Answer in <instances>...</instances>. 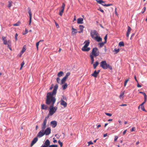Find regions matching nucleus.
<instances>
[{"label": "nucleus", "mask_w": 147, "mask_h": 147, "mask_svg": "<svg viewBox=\"0 0 147 147\" xmlns=\"http://www.w3.org/2000/svg\"><path fill=\"white\" fill-rule=\"evenodd\" d=\"M26 49L24 47H23L22 49L21 52L22 53H23L26 51Z\"/></svg>", "instance_id": "nucleus-38"}, {"label": "nucleus", "mask_w": 147, "mask_h": 147, "mask_svg": "<svg viewBox=\"0 0 147 147\" xmlns=\"http://www.w3.org/2000/svg\"><path fill=\"white\" fill-rule=\"evenodd\" d=\"M60 78L59 77H58V78H57V82L58 83H60L59 82L60 81Z\"/></svg>", "instance_id": "nucleus-50"}, {"label": "nucleus", "mask_w": 147, "mask_h": 147, "mask_svg": "<svg viewBox=\"0 0 147 147\" xmlns=\"http://www.w3.org/2000/svg\"><path fill=\"white\" fill-rule=\"evenodd\" d=\"M106 43H105V42H100L99 43V45H100V47H102L104 46V44Z\"/></svg>", "instance_id": "nucleus-33"}, {"label": "nucleus", "mask_w": 147, "mask_h": 147, "mask_svg": "<svg viewBox=\"0 0 147 147\" xmlns=\"http://www.w3.org/2000/svg\"><path fill=\"white\" fill-rule=\"evenodd\" d=\"M107 35H106L104 37V39L105 40V43H106L107 42Z\"/></svg>", "instance_id": "nucleus-45"}, {"label": "nucleus", "mask_w": 147, "mask_h": 147, "mask_svg": "<svg viewBox=\"0 0 147 147\" xmlns=\"http://www.w3.org/2000/svg\"><path fill=\"white\" fill-rule=\"evenodd\" d=\"M40 42V41H39L38 42H37L36 44V47L38 46L39 45V43Z\"/></svg>", "instance_id": "nucleus-59"}, {"label": "nucleus", "mask_w": 147, "mask_h": 147, "mask_svg": "<svg viewBox=\"0 0 147 147\" xmlns=\"http://www.w3.org/2000/svg\"><path fill=\"white\" fill-rule=\"evenodd\" d=\"M12 3V1H9L8 5V7L9 8H10L11 6Z\"/></svg>", "instance_id": "nucleus-28"}, {"label": "nucleus", "mask_w": 147, "mask_h": 147, "mask_svg": "<svg viewBox=\"0 0 147 147\" xmlns=\"http://www.w3.org/2000/svg\"><path fill=\"white\" fill-rule=\"evenodd\" d=\"M132 29L129 26H128V29L126 33V36L128 38L129 37V34H130L131 31Z\"/></svg>", "instance_id": "nucleus-11"}, {"label": "nucleus", "mask_w": 147, "mask_h": 147, "mask_svg": "<svg viewBox=\"0 0 147 147\" xmlns=\"http://www.w3.org/2000/svg\"><path fill=\"white\" fill-rule=\"evenodd\" d=\"M50 141L48 139H47L45 141L44 144L47 146L48 147L50 145Z\"/></svg>", "instance_id": "nucleus-18"}, {"label": "nucleus", "mask_w": 147, "mask_h": 147, "mask_svg": "<svg viewBox=\"0 0 147 147\" xmlns=\"http://www.w3.org/2000/svg\"><path fill=\"white\" fill-rule=\"evenodd\" d=\"M24 64L25 63L24 61H23L21 64V67H23V66L24 65Z\"/></svg>", "instance_id": "nucleus-48"}, {"label": "nucleus", "mask_w": 147, "mask_h": 147, "mask_svg": "<svg viewBox=\"0 0 147 147\" xmlns=\"http://www.w3.org/2000/svg\"><path fill=\"white\" fill-rule=\"evenodd\" d=\"M64 11V10L63 9H61V10H60L59 15L61 16H62Z\"/></svg>", "instance_id": "nucleus-30"}, {"label": "nucleus", "mask_w": 147, "mask_h": 147, "mask_svg": "<svg viewBox=\"0 0 147 147\" xmlns=\"http://www.w3.org/2000/svg\"><path fill=\"white\" fill-rule=\"evenodd\" d=\"M63 72L62 71H60L58 74L57 76L59 77L63 76Z\"/></svg>", "instance_id": "nucleus-25"}, {"label": "nucleus", "mask_w": 147, "mask_h": 147, "mask_svg": "<svg viewBox=\"0 0 147 147\" xmlns=\"http://www.w3.org/2000/svg\"><path fill=\"white\" fill-rule=\"evenodd\" d=\"M105 114L106 115H107V116H111L112 115V114L111 113H105Z\"/></svg>", "instance_id": "nucleus-43"}, {"label": "nucleus", "mask_w": 147, "mask_h": 147, "mask_svg": "<svg viewBox=\"0 0 147 147\" xmlns=\"http://www.w3.org/2000/svg\"><path fill=\"white\" fill-rule=\"evenodd\" d=\"M53 87V84H52L51 86V87L49 89L50 90H52Z\"/></svg>", "instance_id": "nucleus-58"}, {"label": "nucleus", "mask_w": 147, "mask_h": 147, "mask_svg": "<svg viewBox=\"0 0 147 147\" xmlns=\"http://www.w3.org/2000/svg\"><path fill=\"white\" fill-rule=\"evenodd\" d=\"M90 49V48L89 47H87L86 48H84V47L82 48V50L83 51H88Z\"/></svg>", "instance_id": "nucleus-19"}, {"label": "nucleus", "mask_w": 147, "mask_h": 147, "mask_svg": "<svg viewBox=\"0 0 147 147\" xmlns=\"http://www.w3.org/2000/svg\"><path fill=\"white\" fill-rule=\"evenodd\" d=\"M119 46L120 47L124 46V44L123 42V41L120 42L119 43Z\"/></svg>", "instance_id": "nucleus-29"}, {"label": "nucleus", "mask_w": 147, "mask_h": 147, "mask_svg": "<svg viewBox=\"0 0 147 147\" xmlns=\"http://www.w3.org/2000/svg\"><path fill=\"white\" fill-rule=\"evenodd\" d=\"M28 32V30L26 29V28L25 30V32L23 33L22 34L23 35H25L27 34Z\"/></svg>", "instance_id": "nucleus-34"}, {"label": "nucleus", "mask_w": 147, "mask_h": 147, "mask_svg": "<svg viewBox=\"0 0 147 147\" xmlns=\"http://www.w3.org/2000/svg\"><path fill=\"white\" fill-rule=\"evenodd\" d=\"M146 9V7H144V10L142 12V13H143L145 11Z\"/></svg>", "instance_id": "nucleus-60"}, {"label": "nucleus", "mask_w": 147, "mask_h": 147, "mask_svg": "<svg viewBox=\"0 0 147 147\" xmlns=\"http://www.w3.org/2000/svg\"><path fill=\"white\" fill-rule=\"evenodd\" d=\"M90 36L92 38L94 39L95 37L94 36H97L99 35L98 33L95 30H92L90 31Z\"/></svg>", "instance_id": "nucleus-5"}, {"label": "nucleus", "mask_w": 147, "mask_h": 147, "mask_svg": "<svg viewBox=\"0 0 147 147\" xmlns=\"http://www.w3.org/2000/svg\"><path fill=\"white\" fill-rule=\"evenodd\" d=\"M84 28V26L83 25H80L79 26V28L80 30H81V32H83V28Z\"/></svg>", "instance_id": "nucleus-26"}, {"label": "nucleus", "mask_w": 147, "mask_h": 147, "mask_svg": "<svg viewBox=\"0 0 147 147\" xmlns=\"http://www.w3.org/2000/svg\"><path fill=\"white\" fill-rule=\"evenodd\" d=\"M141 109L143 110V111H146L145 110L144 107V106H142L141 107Z\"/></svg>", "instance_id": "nucleus-41"}, {"label": "nucleus", "mask_w": 147, "mask_h": 147, "mask_svg": "<svg viewBox=\"0 0 147 147\" xmlns=\"http://www.w3.org/2000/svg\"><path fill=\"white\" fill-rule=\"evenodd\" d=\"M139 93L141 94H143L144 96H146V95L144 92H139Z\"/></svg>", "instance_id": "nucleus-40"}, {"label": "nucleus", "mask_w": 147, "mask_h": 147, "mask_svg": "<svg viewBox=\"0 0 147 147\" xmlns=\"http://www.w3.org/2000/svg\"><path fill=\"white\" fill-rule=\"evenodd\" d=\"M114 51L115 52V53H117L119 51V49H114Z\"/></svg>", "instance_id": "nucleus-39"}, {"label": "nucleus", "mask_w": 147, "mask_h": 147, "mask_svg": "<svg viewBox=\"0 0 147 147\" xmlns=\"http://www.w3.org/2000/svg\"><path fill=\"white\" fill-rule=\"evenodd\" d=\"M67 78L64 77L61 80V82L60 84H62L65 82Z\"/></svg>", "instance_id": "nucleus-22"}, {"label": "nucleus", "mask_w": 147, "mask_h": 147, "mask_svg": "<svg viewBox=\"0 0 147 147\" xmlns=\"http://www.w3.org/2000/svg\"><path fill=\"white\" fill-rule=\"evenodd\" d=\"M58 145H49V147H57Z\"/></svg>", "instance_id": "nucleus-37"}, {"label": "nucleus", "mask_w": 147, "mask_h": 147, "mask_svg": "<svg viewBox=\"0 0 147 147\" xmlns=\"http://www.w3.org/2000/svg\"><path fill=\"white\" fill-rule=\"evenodd\" d=\"M51 129L49 128H47L44 131V132L45 133V134L46 135H49L51 133Z\"/></svg>", "instance_id": "nucleus-8"}, {"label": "nucleus", "mask_w": 147, "mask_h": 147, "mask_svg": "<svg viewBox=\"0 0 147 147\" xmlns=\"http://www.w3.org/2000/svg\"><path fill=\"white\" fill-rule=\"evenodd\" d=\"M99 64V62L98 61H96L93 64V68L94 69H96V67Z\"/></svg>", "instance_id": "nucleus-21"}, {"label": "nucleus", "mask_w": 147, "mask_h": 147, "mask_svg": "<svg viewBox=\"0 0 147 147\" xmlns=\"http://www.w3.org/2000/svg\"><path fill=\"white\" fill-rule=\"evenodd\" d=\"M28 13L29 14V17H30L29 25H30L31 22L32 14V13H31L30 8L28 7Z\"/></svg>", "instance_id": "nucleus-7"}, {"label": "nucleus", "mask_w": 147, "mask_h": 147, "mask_svg": "<svg viewBox=\"0 0 147 147\" xmlns=\"http://www.w3.org/2000/svg\"><path fill=\"white\" fill-rule=\"evenodd\" d=\"M88 143L89 144L88 145H90V144H93V143L91 141H90L89 142H88Z\"/></svg>", "instance_id": "nucleus-52"}, {"label": "nucleus", "mask_w": 147, "mask_h": 147, "mask_svg": "<svg viewBox=\"0 0 147 147\" xmlns=\"http://www.w3.org/2000/svg\"><path fill=\"white\" fill-rule=\"evenodd\" d=\"M6 37H4V36H2V40L3 41H4V40H5Z\"/></svg>", "instance_id": "nucleus-56"}, {"label": "nucleus", "mask_w": 147, "mask_h": 147, "mask_svg": "<svg viewBox=\"0 0 147 147\" xmlns=\"http://www.w3.org/2000/svg\"><path fill=\"white\" fill-rule=\"evenodd\" d=\"M18 36V34L16 33V34L15 35V39L16 41H17L18 40L17 37Z\"/></svg>", "instance_id": "nucleus-44"}, {"label": "nucleus", "mask_w": 147, "mask_h": 147, "mask_svg": "<svg viewBox=\"0 0 147 147\" xmlns=\"http://www.w3.org/2000/svg\"><path fill=\"white\" fill-rule=\"evenodd\" d=\"M83 19L82 18H79L77 19V23L78 24H82L83 22Z\"/></svg>", "instance_id": "nucleus-16"}, {"label": "nucleus", "mask_w": 147, "mask_h": 147, "mask_svg": "<svg viewBox=\"0 0 147 147\" xmlns=\"http://www.w3.org/2000/svg\"><path fill=\"white\" fill-rule=\"evenodd\" d=\"M94 39L98 42H100L102 41V38L100 36H98V35L95 36Z\"/></svg>", "instance_id": "nucleus-14"}, {"label": "nucleus", "mask_w": 147, "mask_h": 147, "mask_svg": "<svg viewBox=\"0 0 147 147\" xmlns=\"http://www.w3.org/2000/svg\"><path fill=\"white\" fill-rule=\"evenodd\" d=\"M72 30L71 34L73 35H75L78 32L77 30L74 28L72 26Z\"/></svg>", "instance_id": "nucleus-15"}, {"label": "nucleus", "mask_w": 147, "mask_h": 147, "mask_svg": "<svg viewBox=\"0 0 147 147\" xmlns=\"http://www.w3.org/2000/svg\"><path fill=\"white\" fill-rule=\"evenodd\" d=\"M129 78H128L125 81V83H126V84H127V82L129 81Z\"/></svg>", "instance_id": "nucleus-57"}, {"label": "nucleus", "mask_w": 147, "mask_h": 147, "mask_svg": "<svg viewBox=\"0 0 147 147\" xmlns=\"http://www.w3.org/2000/svg\"><path fill=\"white\" fill-rule=\"evenodd\" d=\"M40 147H48L45 145H42Z\"/></svg>", "instance_id": "nucleus-63"}, {"label": "nucleus", "mask_w": 147, "mask_h": 147, "mask_svg": "<svg viewBox=\"0 0 147 147\" xmlns=\"http://www.w3.org/2000/svg\"><path fill=\"white\" fill-rule=\"evenodd\" d=\"M85 45L84 46V48H86L89 45L90 42L89 41H85L84 42Z\"/></svg>", "instance_id": "nucleus-20"}, {"label": "nucleus", "mask_w": 147, "mask_h": 147, "mask_svg": "<svg viewBox=\"0 0 147 147\" xmlns=\"http://www.w3.org/2000/svg\"><path fill=\"white\" fill-rule=\"evenodd\" d=\"M125 91H124L122 92H121L120 93V94L119 96V98L120 99H123V95L124 94Z\"/></svg>", "instance_id": "nucleus-24"}, {"label": "nucleus", "mask_w": 147, "mask_h": 147, "mask_svg": "<svg viewBox=\"0 0 147 147\" xmlns=\"http://www.w3.org/2000/svg\"><path fill=\"white\" fill-rule=\"evenodd\" d=\"M55 25H56V27L58 28H59V24L57 23H56V22H55Z\"/></svg>", "instance_id": "nucleus-54"}, {"label": "nucleus", "mask_w": 147, "mask_h": 147, "mask_svg": "<svg viewBox=\"0 0 147 147\" xmlns=\"http://www.w3.org/2000/svg\"><path fill=\"white\" fill-rule=\"evenodd\" d=\"M97 2L99 4L104 3V1L102 0H96Z\"/></svg>", "instance_id": "nucleus-27"}, {"label": "nucleus", "mask_w": 147, "mask_h": 147, "mask_svg": "<svg viewBox=\"0 0 147 147\" xmlns=\"http://www.w3.org/2000/svg\"><path fill=\"white\" fill-rule=\"evenodd\" d=\"M100 66L104 69H109L110 70L112 69V67L109 64H107L105 61H102L100 63Z\"/></svg>", "instance_id": "nucleus-2"}, {"label": "nucleus", "mask_w": 147, "mask_h": 147, "mask_svg": "<svg viewBox=\"0 0 147 147\" xmlns=\"http://www.w3.org/2000/svg\"><path fill=\"white\" fill-rule=\"evenodd\" d=\"M38 139L37 137H36L34 138V139L32 140L31 144V146H32L37 141Z\"/></svg>", "instance_id": "nucleus-13"}, {"label": "nucleus", "mask_w": 147, "mask_h": 147, "mask_svg": "<svg viewBox=\"0 0 147 147\" xmlns=\"http://www.w3.org/2000/svg\"><path fill=\"white\" fill-rule=\"evenodd\" d=\"M90 57L91 60V64H92L94 62V57L92 55H90Z\"/></svg>", "instance_id": "nucleus-23"}, {"label": "nucleus", "mask_w": 147, "mask_h": 147, "mask_svg": "<svg viewBox=\"0 0 147 147\" xmlns=\"http://www.w3.org/2000/svg\"><path fill=\"white\" fill-rule=\"evenodd\" d=\"M65 5L64 3H63L62 4V5L61 7V8H62L61 9H63V10H64V8L65 7Z\"/></svg>", "instance_id": "nucleus-35"}, {"label": "nucleus", "mask_w": 147, "mask_h": 147, "mask_svg": "<svg viewBox=\"0 0 147 147\" xmlns=\"http://www.w3.org/2000/svg\"><path fill=\"white\" fill-rule=\"evenodd\" d=\"M98 10L102 13H104V10L103 9H102L100 7H99L98 9Z\"/></svg>", "instance_id": "nucleus-46"}, {"label": "nucleus", "mask_w": 147, "mask_h": 147, "mask_svg": "<svg viewBox=\"0 0 147 147\" xmlns=\"http://www.w3.org/2000/svg\"><path fill=\"white\" fill-rule=\"evenodd\" d=\"M50 124L53 128L55 127L57 125V122L55 121H53L51 122Z\"/></svg>", "instance_id": "nucleus-10"}, {"label": "nucleus", "mask_w": 147, "mask_h": 147, "mask_svg": "<svg viewBox=\"0 0 147 147\" xmlns=\"http://www.w3.org/2000/svg\"><path fill=\"white\" fill-rule=\"evenodd\" d=\"M137 86L138 88H140L142 87V86L139 84H138Z\"/></svg>", "instance_id": "nucleus-62"}, {"label": "nucleus", "mask_w": 147, "mask_h": 147, "mask_svg": "<svg viewBox=\"0 0 147 147\" xmlns=\"http://www.w3.org/2000/svg\"><path fill=\"white\" fill-rule=\"evenodd\" d=\"M60 104L61 105L63 106L64 107H66L67 105V103L62 99L61 100Z\"/></svg>", "instance_id": "nucleus-12"}, {"label": "nucleus", "mask_w": 147, "mask_h": 147, "mask_svg": "<svg viewBox=\"0 0 147 147\" xmlns=\"http://www.w3.org/2000/svg\"><path fill=\"white\" fill-rule=\"evenodd\" d=\"M48 107L45 104L41 105V109L44 110H47Z\"/></svg>", "instance_id": "nucleus-17"}, {"label": "nucleus", "mask_w": 147, "mask_h": 147, "mask_svg": "<svg viewBox=\"0 0 147 147\" xmlns=\"http://www.w3.org/2000/svg\"><path fill=\"white\" fill-rule=\"evenodd\" d=\"M49 118V116L45 117L43 123L41 125V129H45L46 127V123L47 120Z\"/></svg>", "instance_id": "nucleus-4"}, {"label": "nucleus", "mask_w": 147, "mask_h": 147, "mask_svg": "<svg viewBox=\"0 0 147 147\" xmlns=\"http://www.w3.org/2000/svg\"><path fill=\"white\" fill-rule=\"evenodd\" d=\"M100 71V70H98L97 71L95 70L94 71V73L91 74V76H92L94 77L95 78H96L97 76L98 75Z\"/></svg>", "instance_id": "nucleus-9"}, {"label": "nucleus", "mask_w": 147, "mask_h": 147, "mask_svg": "<svg viewBox=\"0 0 147 147\" xmlns=\"http://www.w3.org/2000/svg\"><path fill=\"white\" fill-rule=\"evenodd\" d=\"M118 137L117 136H115L114 138V141H116L118 139Z\"/></svg>", "instance_id": "nucleus-51"}, {"label": "nucleus", "mask_w": 147, "mask_h": 147, "mask_svg": "<svg viewBox=\"0 0 147 147\" xmlns=\"http://www.w3.org/2000/svg\"><path fill=\"white\" fill-rule=\"evenodd\" d=\"M112 5L111 4H105V5H104V6L105 7H108L109 6H110L111 5Z\"/></svg>", "instance_id": "nucleus-47"}, {"label": "nucleus", "mask_w": 147, "mask_h": 147, "mask_svg": "<svg viewBox=\"0 0 147 147\" xmlns=\"http://www.w3.org/2000/svg\"><path fill=\"white\" fill-rule=\"evenodd\" d=\"M3 43L5 45H7V41L6 40H4L3 41Z\"/></svg>", "instance_id": "nucleus-49"}, {"label": "nucleus", "mask_w": 147, "mask_h": 147, "mask_svg": "<svg viewBox=\"0 0 147 147\" xmlns=\"http://www.w3.org/2000/svg\"><path fill=\"white\" fill-rule=\"evenodd\" d=\"M41 130L38 133L37 135V137L38 138H41L45 134L44 131L45 129H41Z\"/></svg>", "instance_id": "nucleus-6"}, {"label": "nucleus", "mask_w": 147, "mask_h": 147, "mask_svg": "<svg viewBox=\"0 0 147 147\" xmlns=\"http://www.w3.org/2000/svg\"><path fill=\"white\" fill-rule=\"evenodd\" d=\"M126 131H127V129L124 130L123 132V135H124L126 133Z\"/></svg>", "instance_id": "nucleus-61"}, {"label": "nucleus", "mask_w": 147, "mask_h": 147, "mask_svg": "<svg viewBox=\"0 0 147 147\" xmlns=\"http://www.w3.org/2000/svg\"><path fill=\"white\" fill-rule=\"evenodd\" d=\"M145 103V102H144L140 105V106H144L143 105Z\"/></svg>", "instance_id": "nucleus-64"}, {"label": "nucleus", "mask_w": 147, "mask_h": 147, "mask_svg": "<svg viewBox=\"0 0 147 147\" xmlns=\"http://www.w3.org/2000/svg\"><path fill=\"white\" fill-rule=\"evenodd\" d=\"M20 25V23L19 22L13 24V26H18Z\"/></svg>", "instance_id": "nucleus-42"}, {"label": "nucleus", "mask_w": 147, "mask_h": 147, "mask_svg": "<svg viewBox=\"0 0 147 147\" xmlns=\"http://www.w3.org/2000/svg\"><path fill=\"white\" fill-rule=\"evenodd\" d=\"M90 55H92L94 57H96L99 55V52L98 49L95 47L93 49L92 52Z\"/></svg>", "instance_id": "nucleus-3"}, {"label": "nucleus", "mask_w": 147, "mask_h": 147, "mask_svg": "<svg viewBox=\"0 0 147 147\" xmlns=\"http://www.w3.org/2000/svg\"><path fill=\"white\" fill-rule=\"evenodd\" d=\"M70 73L69 72H67L65 76L64 77L67 78L70 75Z\"/></svg>", "instance_id": "nucleus-32"}, {"label": "nucleus", "mask_w": 147, "mask_h": 147, "mask_svg": "<svg viewBox=\"0 0 147 147\" xmlns=\"http://www.w3.org/2000/svg\"><path fill=\"white\" fill-rule=\"evenodd\" d=\"M67 87V85L66 83L63 85L62 86V88H63V90L65 89Z\"/></svg>", "instance_id": "nucleus-31"}, {"label": "nucleus", "mask_w": 147, "mask_h": 147, "mask_svg": "<svg viewBox=\"0 0 147 147\" xmlns=\"http://www.w3.org/2000/svg\"><path fill=\"white\" fill-rule=\"evenodd\" d=\"M63 99L64 100H67V98L66 96H63Z\"/></svg>", "instance_id": "nucleus-55"}, {"label": "nucleus", "mask_w": 147, "mask_h": 147, "mask_svg": "<svg viewBox=\"0 0 147 147\" xmlns=\"http://www.w3.org/2000/svg\"><path fill=\"white\" fill-rule=\"evenodd\" d=\"M58 142L59 143V144L60 145V146L61 147H62L63 145V143L62 142H61L60 140H59L58 141Z\"/></svg>", "instance_id": "nucleus-36"}, {"label": "nucleus", "mask_w": 147, "mask_h": 147, "mask_svg": "<svg viewBox=\"0 0 147 147\" xmlns=\"http://www.w3.org/2000/svg\"><path fill=\"white\" fill-rule=\"evenodd\" d=\"M136 130V128L135 127H133L131 129V131H134Z\"/></svg>", "instance_id": "nucleus-53"}, {"label": "nucleus", "mask_w": 147, "mask_h": 147, "mask_svg": "<svg viewBox=\"0 0 147 147\" xmlns=\"http://www.w3.org/2000/svg\"><path fill=\"white\" fill-rule=\"evenodd\" d=\"M58 87V84H55L53 91L51 92H49L47 93L46 103L47 105L51 104L50 106V110L48 116L52 115L57 109V107H53L56 101V98L53 96L56 95Z\"/></svg>", "instance_id": "nucleus-1"}]
</instances>
